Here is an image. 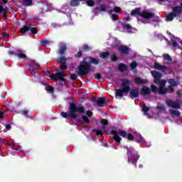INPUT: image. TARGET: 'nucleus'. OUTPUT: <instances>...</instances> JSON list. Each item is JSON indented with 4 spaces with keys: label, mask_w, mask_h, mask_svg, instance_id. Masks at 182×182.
<instances>
[{
    "label": "nucleus",
    "mask_w": 182,
    "mask_h": 182,
    "mask_svg": "<svg viewBox=\"0 0 182 182\" xmlns=\"http://www.w3.org/2000/svg\"><path fill=\"white\" fill-rule=\"evenodd\" d=\"M151 75L154 78V83L155 85H157L159 87H156L154 85H151V90L152 92H154L155 93H159V95H166L167 92H169L170 93H173L174 91V89L173 87L177 86L179 85L180 82L178 81L174 80V79H169L168 80L170 86L168 87V90L166 88V80H160V78L163 76V75L156 70L151 71Z\"/></svg>",
    "instance_id": "obj_1"
},
{
    "label": "nucleus",
    "mask_w": 182,
    "mask_h": 182,
    "mask_svg": "<svg viewBox=\"0 0 182 182\" xmlns=\"http://www.w3.org/2000/svg\"><path fill=\"white\" fill-rule=\"evenodd\" d=\"M131 15L132 16H138V22L139 23H149L150 19H157V17L150 10H144L140 12V9H135L132 11Z\"/></svg>",
    "instance_id": "obj_2"
},
{
    "label": "nucleus",
    "mask_w": 182,
    "mask_h": 182,
    "mask_svg": "<svg viewBox=\"0 0 182 182\" xmlns=\"http://www.w3.org/2000/svg\"><path fill=\"white\" fill-rule=\"evenodd\" d=\"M90 63L93 65H98L99 60L97 58H90L89 62L82 61L78 68L79 76H83L90 71Z\"/></svg>",
    "instance_id": "obj_3"
},
{
    "label": "nucleus",
    "mask_w": 182,
    "mask_h": 182,
    "mask_svg": "<svg viewBox=\"0 0 182 182\" xmlns=\"http://www.w3.org/2000/svg\"><path fill=\"white\" fill-rule=\"evenodd\" d=\"M111 134H112V137L117 144H120V141H122V138H120L119 136L124 137V139H129V140H133V139H134L132 134H127L126 131L120 129L118 131H112Z\"/></svg>",
    "instance_id": "obj_4"
},
{
    "label": "nucleus",
    "mask_w": 182,
    "mask_h": 182,
    "mask_svg": "<svg viewBox=\"0 0 182 182\" xmlns=\"http://www.w3.org/2000/svg\"><path fill=\"white\" fill-rule=\"evenodd\" d=\"M130 92V82L128 80H123L122 88L117 90V96L123 97Z\"/></svg>",
    "instance_id": "obj_5"
},
{
    "label": "nucleus",
    "mask_w": 182,
    "mask_h": 182,
    "mask_svg": "<svg viewBox=\"0 0 182 182\" xmlns=\"http://www.w3.org/2000/svg\"><path fill=\"white\" fill-rule=\"evenodd\" d=\"M85 112V107L82 106L76 107L75 104L70 105V112L68 113V117L71 119H76L77 113H83Z\"/></svg>",
    "instance_id": "obj_6"
},
{
    "label": "nucleus",
    "mask_w": 182,
    "mask_h": 182,
    "mask_svg": "<svg viewBox=\"0 0 182 182\" xmlns=\"http://www.w3.org/2000/svg\"><path fill=\"white\" fill-rule=\"evenodd\" d=\"M96 11H99L100 12H103L105 11H107L109 12V14H113V12H116V14H119L122 11V9L120 7H114V10L110 9L105 6V5L100 6L99 8H97L95 10L93 11V12H96Z\"/></svg>",
    "instance_id": "obj_7"
},
{
    "label": "nucleus",
    "mask_w": 182,
    "mask_h": 182,
    "mask_svg": "<svg viewBox=\"0 0 182 182\" xmlns=\"http://www.w3.org/2000/svg\"><path fill=\"white\" fill-rule=\"evenodd\" d=\"M127 155H128V163H132L136 166V163H137V160H139V154H134L129 148H127Z\"/></svg>",
    "instance_id": "obj_8"
},
{
    "label": "nucleus",
    "mask_w": 182,
    "mask_h": 182,
    "mask_svg": "<svg viewBox=\"0 0 182 182\" xmlns=\"http://www.w3.org/2000/svg\"><path fill=\"white\" fill-rule=\"evenodd\" d=\"M101 124H102V130L100 129H95L97 136H102L103 134V132H106V126H107V119H102Z\"/></svg>",
    "instance_id": "obj_9"
},
{
    "label": "nucleus",
    "mask_w": 182,
    "mask_h": 182,
    "mask_svg": "<svg viewBox=\"0 0 182 182\" xmlns=\"http://www.w3.org/2000/svg\"><path fill=\"white\" fill-rule=\"evenodd\" d=\"M28 31H31V33L33 35H36V33H38V30H36V28H33L29 26H24L20 29L21 33H25V32H28Z\"/></svg>",
    "instance_id": "obj_10"
},
{
    "label": "nucleus",
    "mask_w": 182,
    "mask_h": 182,
    "mask_svg": "<svg viewBox=\"0 0 182 182\" xmlns=\"http://www.w3.org/2000/svg\"><path fill=\"white\" fill-rule=\"evenodd\" d=\"M65 74L63 73L58 71L55 74L51 75V79L53 80H61L62 82H65L66 79H65Z\"/></svg>",
    "instance_id": "obj_11"
},
{
    "label": "nucleus",
    "mask_w": 182,
    "mask_h": 182,
    "mask_svg": "<svg viewBox=\"0 0 182 182\" xmlns=\"http://www.w3.org/2000/svg\"><path fill=\"white\" fill-rule=\"evenodd\" d=\"M79 1H86L87 6H93L95 5L93 0H73L70 2L71 6H77L79 5Z\"/></svg>",
    "instance_id": "obj_12"
},
{
    "label": "nucleus",
    "mask_w": 182,
    "mask_h": 182,
    "mask_svg": "<svg viewBox=\"0 0 182 182\" xmlns=\"http://www.w3.org/2000/svg\"><path fill=\"white\" fill-rule=\"evenodd\" d=\"M166 105L168 107H172L173 109H179L180 103L173 102L172 100L166 101Z\"/></svg>",
    "instance_id": "obj_13"
},
{
    "label": "nucleus",
    "mask_w": 182,
    "mask_h": 182,
    "mask_svg": "<svg viewBox=\"0 0 182 182\" xmlns=\"http://www.w3.org/2000/svg\"><path fill=\"white\" fill-rule=\"evenodd\" d=\"M120 53H122V55H127L129 52H130V48H127L124 46H119L118 48Z\"/></svg>",
    "instance_id": "obj_14"
},
{
    "label": "nucleus",
    "mask_w": 182,
    "mask_h": 182,
    "mask_svg": "<svg viewBox=\"0 0 182 182\" xmlns=\"http://www.w3.org/2000/svg\"><path fill=\"white\" fill-rule=\"evenodd\" d=\"M96 103L100 106V107H103V106H106L107 105V99L106 98H99L96 100Z\"/></svg>",
    "instance_id": "obj_15"
},
{
    "label": "nucleus",
    "mask_w": 182,
    "mask_h": 182,
    "mask_svg": "<svg viewBox=\"0 0 182 182\" xmlns=\"http://www.w3.org/2000/svg\"><path fill=\"white\" fill-rule=\"evenodd\" d=\"M129 96L132 97V99L137 97V96H139V88L132 90L130 91Z\"/></svg>",
    "instance_id": "obj_16"
},
{
    "label": "nucleus",
    "mask_w": 182,
    "mask_h": 182,
    "mask_svg": "<svg viewBox=\"0 0 182 182\" xmlns=\"http://www.w3.org/2000/svg\"><path fill=\"white\" fill-rule=\"evenodd\" d=\"M58 62H60L62 63L60 69L61 70H65V69H66V59L63 57L60 58L58 59Z\"/></svg>",
    "instance_id": "obj_17"
},
{
    "label": "nucleus",
    "mask_w": 182,
    "mask_h": 182,
    "mask_svg": "<svg viewBox=\"0 0 182 182\" xmlns=\"http://www.w3.org/2000/svg\"><path fill=\"white\" fill-rule=\"evenodd\" d=\"M93 113L90 111H87V116L83 115L82 116V120L85 122V123H89V117H92V115Z\"/></svg>",
    "instance_id": "obj_18"
},
{
    "label": "nucleus",
    "mask_w": 182,
    "mask_h": 182,
    "mask_svg": "<svg viewBox=\"0 0 182 182\" xmlns=\"http://www.w3.org/2000/svg\"><path fill=\"white\" fill-rule=\"evenodd\" d=\"M16 55L19 59H26V55H25L21 50L16 51Z\"/></svg>",
    "instance_id": "obj_19"
},
{
    "label": "nucleus",
    "mask_w": 182,
    "mask_h": 182,
    "mask_svg": "<svg viewBox=\"0 0 182 182\" xmlns=\"http://www.w3.org/2000/svg\"><path fill=\"white\" fill-rule=\"evenodd\" d=\"M124 28L125 29V32H128V33H132V32H134V28L129 24L124 25Z\"/></svg>",
    "instance_id": "obj_20"
},
{
    "label": "nucleus",
    "mask_w": 182,
    "mask_h": 182,
    "mask_svg": "<svg viewBox=\"0 0 182 182\" xmlns=\"http://www.w3.org/2000/svg\"><path fill=\"white\" fill-rule=\"evenodd\" d=\"M176 16H177V14L171 13L167 16L166 21H168V22H171V21H173V19H174V18H176Z\"/></svg>",
    "instance_id": "obj_21"
},
{
    "label": "nucleus",
    "mask_w": 182,
    "mask_h": 182,
    "mask_svg": "<svg viewBox=\"0 0 182 182\" xmlns=\"http://www.w3.org/2000/svg\"><path fill=\"white\" fill-rule=\"evenodd\" d=\"M65 50H66V45H65L63 43H60V50L58 51V53L60 55H63V53H65Z\"/></svg>",
    "instance_id": "obj_22"
},
{
    "label": "nucleus",
    "mask_w": 182,
    "mask_h": 182,
    "mask_svg": "<svg viewBox=\"0 0 182 182\" xmlns=\"http://www.w3.org/2000/svg\"><path fill=\"white\" fill-rule=\"evenodd\" d=\"M173 14H181L182 12V7L180 6H176L175 7H173Z\"/></svg>",
    "instance_id": "obj_23"
},
{
    "label": "nucleus",
    "mask_w": 182,
    "mask_h": 182,
    "mask_svg": "<svg viewBox=\"0 0 182 182\" xmlns=\"http://www.w3.org/2000/svg\"><path fill=\"white\" fill-rule=\"evenodd\" d=\"M135 82L139 84H144V83H147V80L137 77L135 78Z\"/></svg>",
    "instance_id": "obj_24"
},
{
    "label": "nucleus",
    "mask_w": 182,
    "mask_h": 182,
    "mask_svg": "<svg viewBox=\"0 0 182 182\" xmlns=\"http://www.w3.org/2000/svg\"><path fill=\"white\" fill-rule=\"evenodd\" d=\"M141 95H150V88L147 87H142Z\"/></svg>",
    "instance_id": "obj_25"
},
{
    "label": "nucleus",
    "mask_w": 182,
    "mask_h": 182,
    "mask_svg": "<svg viewBox=\"0 0 182 182\" xmlns=\"http://www.w3.org/2000/svg\"><path fill=\"white\" fill-rule=\"evenodd\" d=\"M154 68L155 69H161L162 70H166L167 69V67L164 65H160L158 63H154Z\"/></svg>",
    "instance_id": "obj_26"
},
{
    "label": "nucleus",
    "mask_w": 182,
    "mask_h": 182,
    "mask_svg": "<svg viewBox=\"0 0 182 182\" xmlns=\"http://www.w3.org/2000/svg\"><path fill=\"white\" fill-rule=\"evenodd\" d=\"M169 112H170L171 116H176V117L180 116V112H178V111L176 110V109H174V110H173V109H169Z\"/></svg>",
    "instance_id": "obj_27"
},
{
    "label": "nucleus",
    "mask_w": 182,
    "mask_h": 182,
    "mask_svg": "<svg viewBox=\"0 0 182 182\" xmlns=\"http://www.w3.org/2000/svg\"><path fill=\"white\" fill-rule=\"evenodd\" d=\"M0 12L1 14H3L4 16H6V14L8 12V9H6V8L4 9V7L2 6H0Z\"/></svg>",
    "instance_id": "obj_28"
},
{
    "label": "nucleus",
    "mask_w": 182,
    "mask_h": 182,
    "mask_svg": "<svg viewBox=\"0 0 182 182\" xmlns=\"http://www.w3.org/2000/svg\"><path fill=\"white\" fill-rule=\"evenodd\" d=\"M127 69V65L124 64H119V70L123 72V70H126Z\"/></svg>",
    "instance_id": "obj_29"
},
{
    "label": "nucleus",
    "mask_w": 182,
    "mask_h": 182,
    "mask_svg": "<svg viewBox=\"0 0 182 182\" xmlns=\"http://www.w3.org/2000/svg\"><path fill=\"white\" fill-rule=\"evenodd\" d=\"M24 5H27V6H31L32 5V0H23Z\"/></svg>",
    "instance_id": "obj_30"
},
{
    "label": "nucleus",
    "mask_w": 182,
    "mask_h": 182,
    "mask_svg": "<svg viewBox=\"0 0 182 182\" xmlns=\"http://www.w3.org/2000/svg\"><path fill=\"white\" fill-rule=\"evenodd\" d=\"M108 55L109 53L107 52H102L100 54V58H102V59H105V58H107Z\"/></svg>",
    "instance_id": "obj_31"
},
{
    "label": "nucleus",
    "mask_w": 182,
    "mask_h": 182,
    "mask_svg": "<svg viewBox=\"0 0 182 182\" xmlns=\"http://www.w3.org/2000/svg\"><path fill=\"white\" fill-rule=\"evenodd\" d=\"M163 58L165 60H168V61L171 60V57L168 54H164Z\"/></svg>",
    "instance_id": "obj_32"
},
{
    "label": "nucleus",
    "mask_w": 182,
    "mask_h": 182,
    "mask_svg": "<svg viewBox=\"0 0 182 182\" xmlns=\"http://www.w3.org/2000/svg\"><path fill=\"white\" fill-rule=\"evenodd\" d=\"M165 109H166V108L164 107V106H163V105H159V106L157 107L156 110H157L158 112H163V111H164Z\"/></svg>",
    "instance_id": "obj_33"
},
{
    "label": "nucleus",
    "mask_w": 182,
    "mask_h": 182,
    "mask_svg": "<svg viewBox=\"0 0 182 182\" xmlns=\"http://www.w3.org/2000/svg\"><path fill=\"white\" fill-rule=\"evenodd\" d=\"M137 141H139V143H144V139L143 138V136H141V135H139L138 136Z\"/></svg>",
    "instance_id": "obj_34"
},
{
    "label": "nucleus",
    "mask_w": 182,
    "mask_h": 182,
    "mask_svg": "<svg viewBox=\"0 0 182 182\" xmlns=\"http://www.w3.org/2000/svg\"><path fill=\"white\" fill-rule=\"evenodd\" d=\"M131 68L133 70L136 68H137V63L136 62H132V64L130 65Z\"/></svg>",
    "instance_id": "obj_35"
},
{
    "label": "nucleus",
    "mask_w": 182,
    "mask_h": 182,
    "mask_svg": "<svg viewBox=\"0 0 182 182\" xmlns=\"http://www.w3.org/2000/svg\"><path fill=\"white\" fill-rule=\"evenodd\" d=\"M142 110H143L144 114H147V112H149V108L147 107H144L142 108Z\"/></svg>",
    "instance_id": "obj_36"
},
{
    "label": "nucleus",
    "mask_w": 182,
    "mask_h": 182,
    "mask_svg": "<svg viewBox=\"0 0 182 182\" xmlns=\"http://www.w3.org/2000/svg\"><path fill=\"white\" fill-rule=\"evenodd\" d=\"M111 18H112V21H117V19H118V16H117V15H116V14H112V16H111Z\"/></svg>",
    "instance_id": "obj_37"
},
{
    "label": "nucleus",
    "mask_w": 182,
    "mask_h": 182,
    "mask_svg": "<svg viewBox=\"0 0 182 182\" xmlns=\"http://www.w3.org/2000/svg\"><path fill=\"white\" fill-rule=\"evenodd\" d=\"M70 77L73 80H75L77 78V75H76V74H72Z\"/></svg>",
    "instance_id": "obj_38"
},
{
    "label": "nucleus",
    "mask_w": 182,
    "mask_h": 182,
    "mask_svg": "<svg viewBox=\"0 0 182 182\" xmlns=\"http://www.w3.org/2000/svg\"><path fill=\"white\" fill-rule=\"evenodd\" d=\"M5 117V112L0 111V119H4Z\"/></svg>",
    "instance_id": "obj_39"
},
{
    "label": "nucleus",
    "mask_w": 182,
    "mask_h": 182,
    "mask_svg": "<svg viewBox=\"0 0 182 182\" xmlns=\"http://www.w3.org/2000/svg\"><path fill=\"white\" fill-rule=\"evenodd\" d=\"M95 77L97 80H100L101 75H100V74L97 73V74H95Z\"/></svg>",
    "instance_id": "obj_40"
},
{
    "label": "nucleus",
    "mask_w": 182,
    "mask_h": 182,
    "mask_svg": "<svg viewBox=\"0 0 182 182\" xmlns=\"http://www.w3.org/2000/svg\"><path fill=\"white\" fill-rule=\"evenodd\" d=\"M82 49L84 50H89L90 48L87 45L83 46Z\"/></svg>",
    "instance_id": "obj_41"
},
{
    "label": "nucleus",
    "mask_w": 182,
    "mask_h": 182,
    "mask_svg": "<svg viewBox=\"0 0 182 182\" xmlns=\"http://www.w3.org/2000/svg\"><path fill=\"white\" fill-rule=\"evenodd\" d=\"M53 87H50L48 90H47V92H48V93H53Z\"/></svg>",
    "instance_id": "obj_42"
},
{
    "label": "nucleus",
    "mask_w": 182,
    "mask_h": 182,
    "mask_svg": "<svg viewBox=\"0 0 182 182\" xmlns=\"http://www.w3.org/2000/svg\"><path fill=\"white\" fill-rule=\"evenodd\" d=\"M60 114H61V116H62L63 117H64L65 119H66V117H68V114L65 113V112H62Z\"/></svg>",
    "instance_id": "obj_43"
},
{
    "label": "nucleus",
    "mask_w": 182,
    "mask_h": 182,
    "mask_svg": "<svg viewBox=\"0 0 182 182\" xmlns=\"http://www.w3.org/2000/svg\"><path fill=\"white\" fill-rule=\"evenodd\" d=\"M124 21H130V17L129 16H124Z\"/></svg>",
    "instance_id": "obj_44"
},
{
    "label": "nucleus",
    "mask_w": 182,
    "mask_h": 182,
    "mask_svg": "<svg viewBox=\"0 0 182 182\" xmlns=\"http://www.w3.org/2000/svg\"><path fill=\"white\" fill-rule=\"evenodd\" d=\"M6 129H7V130H11V125L9 124L6 125Z\"/></svg>",
    "instance_id": "obj_45"
},
{
    "label": "nucleus",
    "mask_w": 182,
    "mask_h": 182,
    "mask_svg": "<svg viewBox=\"0 0 182 182\" xmlns=\"http://www.w3.org/2000/svg\"><path fill=\"white\" fill-rule=\"evenodd\" d=\"M116 59H117V57H116V55L112 56V60H116Z\"/></svg>",
    "instance_id": "obj_46"
},
{
    "label": "nucleus",
    "mask_w": 182,
    "mask_h": 182,
    "mask_svg": "<svg viewBox=\"0 0 182 182\" xmlns=\"http://www.w3.org/2000/svg\"><path fill=\"white\" fill-rule=\"evenodd\" d=\"M1 2L4 4H8V0H1Z\"/></svg>",
    "instance_id": "obj_47"
},
{
    "label": "nucleus",
    "mask_w": 182,
    "mask_h": 182,
    "mask_svg": "<svg viewBox=\"0 0 182 182\" xmlns=\"http://www.w3.org/2000/svg\"><path fill=\"white\" fill-rule=\"evenodd\" d=\"M28 114V110H23L22 111V114Z\"/></svg>",
    "instance_id": "obj_48"
},
{
    "label": "nucleus",
    "mask_w": 182,
    "mask_h": 182,
    "mask_svg": "<svg viewBox=\"0 0 182 182\" xmlns=\"http://www.w3.org/2000/svg\"><path fill=\"white\" fill-rule=\"evenodd\" d=\"M77 56H82V52L79 51L77 54Z\"/></svg>",
    "instance_id": "obj_49"
},
{
    "label": "nucleus",
    "mask_w": 182,
    "mask_h": 182,
    "mask_svg": "<svg viewBox=\"0 0 182 182\" xmlns=\"http://www.w3.org/2000/svg\"><path fill=\"white\" fill-rule=\"evenodd\" d=\"M178 96H181V95H182L181 92H178Z\"/></svg>",
    "instance_id": "obj_50"
},
{
    "label": "nucleus",
    "mask_w": 182,
    "mask_h": 182,
    "mask_svg": "<svg viewBox=\"0 0 182 182\" xmlns=\"http://www.w3.org/2000/svg\"><path fill=\"white\" fill-rule=\"evenodd\" d=\"M4 36H8V33H4Z\"/></svg>",
    "instance_id": "obj_51"
},
{
    "label": "nucleus",
    "mask_w": 182,
    "mask_h": 182,
    "mask_svg": "<svg viewBox=\"0 0 182 182\" xmlns=\"http://www.w3.org/2000/svg\"><path fill=\"white\" fill-rule=\"evenodd\" d=\"M100 1H102V0H97V2H98V3H99V2H100Z\"/></svg>",
    "instance_id": "obj_52"
},
{
    "label": "nucleus",
    "mask_w": 182,
    "mask_h": 182,
    "mask_svg": "<svg viewBox=\"0 0 182 182\" xmlns=\"http://www.w3.org/2000/svg\"><path fill=\"white\" fill-rule=\"evenodd\" d=\"M167 33H168V35H171V33H168V32H167Z\"/></svg>",
    "instance_id": "obj_53"
},
{
    "label": "nucleus",
    "mask_w": 182,
    "mask_h": 182,
    "mask_svg": "<svg viewBox=\"0 0 182 182\" xmlns=\"http://www.w3.org/2000/svg\"><path fill=\"white\" fill-rule=\"evenodd\" d=\"M139 167H141V165H139Z\"/></svg>",
    "instance_id": "obj_54"
},
{
    "label": "nucleus",
    "mask_w": 182,
    "mask_h": 182,
    "mask_svg": "<svg viewBox=\"0 0 182 182\" xmlns=\"http://www.w3.org/2000/svg\"><path fill=\"white\" fill-rule=\"evenodd\" d=\"M160 1H164V0H160Z\"/></svg>",
    "instance_id": "obj_55"
}]
</instances>
